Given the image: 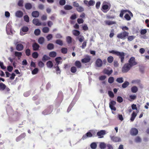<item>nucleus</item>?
Returning a JSON list of instances; mask_svg holds the SVG:
<instances>
[{"instance_id": "obj_1", "label": "nucleus", "mask_w": 149, "mask_h": 149, "mask_svg": "<svg viewBox=\"0 0 149 149\" xmlns=\"http://www.w3.org/2000/svg\"><path fill=\"white\" fill-rule=\"evenodd\" d=\"M109 52L110 53L115 54L118 56L120 58L121 62L122 63L124 62L125 56V53L123 52H119L114 50L109 51Z\"/></svg>"}, {"instance_id": "obj_2", "label": "nucleus", "mask_w": 149, "mask_h": 149, "mask_svg": "<svg viewBox=\"0 0 149 149\" xmlns=\"http://www.w3.org/2000/svg\"><path fill=\"white\" fill-rule=\"evenodd\" d=\"M129 33L126 31H123L117 34V37L118 38L125 39L128 36Z\"/></svg>"}, {"instance_id": "obj_3", "label": "nucleus", "mask_w": 149, "mask_h": 149, "mask_svg": "<svg viewBox=\"0 0 149 149\" xmlns=\"http://www.w3.org/2000/svg\"><path fill=\"white\" fill-rule=\"evenodd\" d=\"M6 31L8 34L12 35L14 31L11 29L10 23H9L7 24L6 27Z\"/></svg>"}, {"instance_id": "obj_4", "label": "nucleus", "mask_w": 149, "mask_h": 149, "mask_svg": "<svg viewBox=\"0 0 149 149\" xmlns=\"http://www.w3.org/2000/svg\"><path fill=\"white\" fill-rule=\"evenodd\" d=\"M131 67L128 63H126L122 68V71L123 73L127 72L130 69Z\"/></svg>"}, {"instance_id": "obj_5", "label": "nucleus", "mask_w": 149, "mask_h": 149, "mask_svg": "<svg viewBox=\"0 0 149 149\" xmlns=\"http://www.w3.org/2000/svg\"><path fill=\"white\" fill-rule=\"evenodd\" d=\"M14 44L16 47V49L18 51H21L24 48L23 45L19 43L18 42H15Z\"/></svg>"}, {"instance_id": "obj_6", "label": "nucleus", "mask_w": 149, "mask_h": 149, "mask_svg": "<svg viewBox=\"0 0 149 149\" xmlns=\"http://www.w3.org/2000/svg\"><path fill=\"white\" fill-rule=\"evenodd\" d=\"M131 67L136 65V62L135 61V58L133 57H131L128 61V63H127Z\"/></svg>"}, {"instance_id": "obj_7", "label": "nucleus", "mask_w": 149, "mask_h": 149, "mask_svg": "<svg viewBox=\"0 0 149 149\" xmlns=\"http://www.w3.org/2000/svg\"><path fill=\"white\" fill-rule=\"evenodd\" d=\"M91 59L90 56L88 55H86L85 56V58L82 59L81 61L83 63H87L89 62Z\"/></svg>"}, {"instance_id": "obj_8", "label": "nucleus", "mask_w": 149, "mask_h": 149, "mask_svg": "<svg viewBox=\"0 0 149 149\" xmlns=\"http://www.w3.org/2000/svg\"><path fill=\"white\" fill-rule=\"evenodd\" d=\"M138 133V130L136 128H132L130 132V134L132 136L136 135Z\"/></svg>"}, {"instance_id": "obj_9", "label": "nucleus", "mask_w": 149, "mask_h": 149, "mask_svg": "<svg viewBox=\"0 0 149 149\" xmlns=\"http://www.w3.org/2000/svg\"><path fill=\"white\" fill-rule=\"evenodd\" d=\"M105 134V131L104 130H101L98 132L97 133V136L99 138H102L103 137V136Z\"/></svg>"}, {"instance_id": "obj_10", "label": "nucleus", "mask_w": 149, "mask_h": 149, "mask_svg": "<svg viewBox=\"0 0 149 149\" xmlns=\"http://www.w3.org/2000/svg\"><path fill=\"white\" fill-rule=\"evenodd\" d=\"M33 23L35 25L38 26L41 25V23L39 21V20L36 18H35L33 20Z\"/></svg>"}, {"instance_id": "obj_11", "label": "nucleus", "mask_w": 149, "mask_h": 149, "mask_svg": "<svg viewBox=\"0 0 149 149\" xmlns=\"http://www.w3.org/2000/svg\"><path fill=\"white\" fill-rule=\"evenodd\" d=\"M96 64L98 67H101L102 65V60L100 59H97L96 61Z\"/></svg>"}, {"instance_id": "obj_12", "label": "nucleus", "mask_w": 149, "mask_h": 149, "mask_svg": "<svg viewBox=\"0 0 149 149\" xmlns=\"http://www.w3.org/2000/svg\"><path fill=\"white\" fill-rule=\"evenodd\" d=\"M92 136V134L90 132H87L82 137V139L83 140L86 139L87 137H90Z\"/></svg>"}, {"instance_id": "obj_13", "label": "nucleus", "mask_w": 149, "mask_h": 149, "mask_svg": "<svg viewBox=\"0 0 149 149\" xmlns=\"http://www.w3.org/2000/svg\"><path fill=\"white\" fill-rule=\"evenodd\" d=\"M15 16L18 17H21L23 15L22 12L20 10L17 11L15 14Z\"/></svg>"}, {"instance_id": "obj_14", "label": "nucleus", "mask_w": 149, "mask_h": 149, "mask_svg": "<svg viewBox=\"0 0 149 149\" xmlns=\"http://www.w3.org/2000/svg\"><path fill=\"white\" fill-rule=\"evenodd\" d=\"M32 47L34 50L36 51L38 49L40 46L38 43H35L33 44Z\"/></svg>"}, {"instance_id": "obj_15", "label": "nucleus", "mask_w": 149, "mask_h": 149, "mask_svg": "<svg viewBox=\"0 0 149 149\" xmlns=\"http://www.w3.org/2000/svg\"><path fill=\"white\" fill-rule=\"evenodd\" d=\"M111 140L115 142H118L121 141L120 138L118 137H111Z\"/></svg>"}, {"instance_id": "obj_16", "label": "nucleus", "mask_w": 149, "mask_h": 149, "mask_svg": "<svg viewBox=\"0 0 149 149\" xmlns=\"http://www.w3.org/2000/svg\"><path fill=\"white\" fill-rule=\"evenodd\" d=\"M22 53L21 52H15L14 55L15 56L18 58V59H20L22 56Z\"/></svg>"}, {"instance_id": "obj_17", "label": "nucleus", "mask_w": 149, "mask_h": 149, "mask_svg": "<svg viewBox=\"0 0 149 149\" xmlns=\"http://www.w3.org/2000/svg\"><path fill=\"white\" fill-rule=\"evenodd\" d=\"M106 24L108 25H111L115 24L116 22L115 21L110 20H106L104 21Z\"/></svg>"}, {"instance_id": "obj_18", "label": "nucleus", "mask_w": 149, "mask_h": 149, "mask_svg": "<svg viewBox=\"0 0 149 149\" xmlns=\"http://www.w3.org/2000/svg\"><path fill=\"white\" fill-rule=\"evenodd\" d=\"M39 13L38 11H36L33 12L32 13V15L33 17H37L39 16Z\"/></svg>"}, {"instance_id": "obj_19", "label": "nucleus", "mask_w": 149, "mask_h": 149, "mask_svg": "<svg viewBox=\"0 0 149 149\" xmlns=\"http://www.w3.org/2000/svg\"><path fill=\"white\" fill-rule=\"evenodd\" d=\"M106 146V144L104 142H100L99 144V147L101 149H104Z\"/></svg>"}, {"instance_id": "obj_20", "label": "nucleus", "mask_w": 149, "mask_h": 149, "mask_svg": "<svg viewBox=\"0 0 149 149\" xmlns=\"http://www.w3.org/2000/svg\"><path fill=\"white\" fill-rule=\"evenodd\" d=\"M113 72V70H109L107 69H105L104 70V73L107 74L108 75H110Z\"/></svg>"}, {"instance_id": "obj_21", "label": "nucleus", "mask_w": 149, "mask_h": 149, "mask_svg": "<svg viewBox=\"0 0 149 149\" xmlns=\"http://www.w3.org/2000/svg\"><path fill=\"white\" fill-rule=\"evenodd\" d=\"M141 81L139 79L133 80L131 81V83L134 84H136L137 85H139L140 84Z\"/></svg>"}, {"instance_id": "obj_22", "label": "nucleus", "mask_w": 149, "mask_h": 149, "mask_svg": "<svg viewBox=\"0 0 149 149\" xmlns=\"http://www.w3.org/2000/svg\"><path fill=\"white\" fill-rule=\"evenodd\" d=\"M137 87L135 86L132 87L131 88L132 92L133 93H136L138 91Z\"/></svg>"}, {"instance_id": "obj_23", "label": "nucleus", "mask_w": 149, "mask_h": 149, "mask_svg": "<svg viewBox=\"0 0 149 149\" xmlns=\"http://www.w3.org/2000/svg\"><path fill=\"white\" fill-rule=\"evenodd\" d=\"M25 7L26 9L29 10L31 9L32 6L31 3H27L25 4Z\"/></svg>"}, {"instance_id": "obj_24", "label": "nucleus", "mask_w": 149, "mask_h": 149, "mask_svg": "<svg viewBox=\"0 0 149 149\" xmlns=\"http://www.w3.org/2000/svg\"><path fill=\"white\" fill-rule=\"evenodd\" d=\"M47 65L48 68H51L53 66V64L51 61H49L47 63Z\"/></svg>"}, {"instance_id": "obj_25", "label": "nucleus", "mask_w": 149, "mask_h": 149, "mask_svg": "<svg viewBox=\"0 0 149 149\" xmlns=\"http://www.w3.org/2000/svg\"><path fill=\"white\" fill-rule=\"evenodd\" d=\"M137 115V114L134 112H133L132 114V116L130 118V120L131 121H133L136 117Z\"/></svg>"}, {"instance_id": "obj_26", "label": "nucleus", "mask_w": 149, "mask_h": 149, "mask_svg": "<svg viewBox=\"0 0 149 149\" xmlns=\"http://www.w3.org/2000/svg\"><path fill=\"white\" fill-rule=\"evenodd\" d=\"M75 65L78 68H80L81 67V63L79 61H76L75 62Z\"/></svg>"}, {"instance_id": "obj_27", "label": "nucleus", "mask_w": 149, "mask_h": 149, "mask_svg": "<svg viewBox=\"0 0 149 149\" xmlns=\"http://www.w3.org/2000/svg\"><path fill=\"white\" fill-rule=\"evenodd\" d=\"M109 8V6L107 5H104L102 6V8L104 10H102L103 12L106 13L107 11L106 10H107Z\"/></svg>"}, {"instance_id": "obj_28", "label": "nucleus", "mask_w": 149, "mask_h": 149, "mask_svg": "<svg viewBox=\"0 0 149 149\" xmlns=\"http://www.w3.org/2000/svg\"><path fill=\"white\" fill-rule=\"evenodd\" d=\"M44 38L43 37H41L38 40V43L40 44H42L44 42Z\"/></svg>"}, {"instance_id": "obj_29", "label": "nucleus", "mask_w": 149, "mask_h": 149, "mask_svg": "<svg viewBox=\"0 0 149 149\" xmlns=\"http://www.w3.org/2000/svg\"><path fill=\"white\" fill-rule=\"evenodd\" d=\"M66 41L68 44H70L72 42V38L70 36H67L66 37Z\"/></svg>"}, {"instance_id": "obj_30", "label": "nucleus", "mask_w": 149, "mask_h": 149, "mask_svg": "<svg viewBox=\"0 0 149 149\" xmlns=\"http://www.w3.org/2000/svg\"><path fill=\"white\" fill-rule=\"evenodd\" d=\"M91 148L92 149H95L97 147V145L96 143H92L90 145Z\"/></svg>"}, {"instance_id": "obj_31", "label": "nucleus", "mask_w": 149, "mask_h": 149, "mask_svg": "<svg viewBox=\"0 0 149 149\" xmlns=\"http://www.w3.org/2000/svg\"><path fill=\"white\" fill-rule=\"evenodd\" d=\"M65 9L67 10H69L72 8V7L70 5H66L64 7Z\"/></svg>"}, {"instance_id": "obj_32", "label": "nucleus", "mask_w": 149, "mask_h": 149, "mask_svg": "<svg viewBox=\"0 0 149 149\" xmlns=\"http://www.w3.org/2000/svg\"><path fill=\"white\" fill-rule=\"evenodd\" d=\"M6 86L5 84L3 83H0V90L3 91L4 90L6 87Z\"/></svg>"}, {"instance_id": "obj_33", "label": "nucleus", "mask_w": 149, "mask_h": 149, "mask_svg": "<svg viewBox=\"0 0 149 149\" xmlns=\"http://www.w3.org/2000/svg\"><path fill=\"white\" fill-rule=\"evenodd\" d=\"M72 33L73 35L75 36H78L80 33L79 31L75 30L72 31Z\"/></svg>"}, {"instance_id": "obj_34", "label": "nucleus", "mask_w": 149, "mask_h": 149, "mask_svg": "<svg viewBox=\"0 0 149 149\" xmlns=\"http://www.w3.org/2000/svg\"><path fill=\"white\" fill-rule=\"evenodd\" d=\"M129 82L128 81H126L122 85V87L124 88H126L129 85Z\"/></svg>"}, {"instance_id": "obj_35", "label": "nucleus", "mask_w": 149, "mask_h": 149, "mask_svg": "<svg viewBox=\"0 0 149 149\" xmlns=\"http://www.w3.org/2000/svg\"><path fill=\"white\" fill-rule=\"evenodd\" d=\"M54 45L52 43H49L47 46V48L48 49L52 50L54 48Z\"/></svg>"}, {"instance_id": "obj_36", "label": "nucleus", "mask_w": 149, "mask_h": 149, "mask_svg": "<svg viewBox=\"0 0 149 149\" xmlns=\"http://www.w3.org/2000/svg\"><path fill=\"white\" fill-rule=\"evenodd\" d=\"M61 60V58L60 57H58L56 58H55V61L56 62V64L57 65H58V64H59L60 63V61Z\"/></svg>"}, {"instance_id": "obj_37", "label": "nucleus", "mask_w": 149, "mask_h": 149, "mask_svg": "<svg viewBox=\"0 0 149 149\" xmlns=\"http://www.w3.org/2000/svg\"><path fill=\"white\" fill-rule=\"evenodd\" d=\"M113 58L111 56H109L107 58V61L109 63H111L113 61Z\"/></svg>"}, {"instance_id": "obj_38", "label": "nucleus", "mask_w": 149, "mask_h": 149, "mask_svg": "<svg viewBox=\"0 0 149 149\" xmlns=\"http://www.w3.org/2000/svg\"><path fill=\"white\" fill-rule=\"evenodd\" d=\"M135 38V36H128L127 39L129 41H132Z\"/></svg>"}, {"instance_id": "obj_39", "label": "nucleus", "mask_w": 149, "mask_h": 149, "mask_svg": "<svg viewBox=\"0 0 149 149\" xmlns=\"http://www.w3.org/2000/svg\"><path fill=\"white\" fill-rule=\"evenodd\" d=\"M130 100L131 101L135 100L136 98V96L135 95H131L129 96Z\"/></svg>"}, {"instance_id": "obj_40", "label": "nucleus", "mask_w": 149, "mask_h": 149, "mask_svg": "<svg viewBox=\"0 0 149 149\" xmlns=\"http://www.w3.org/2000/svg\"><path fill=\"white\" fill-rule=\"evenodd\" d=\"M25 136V134H21L20 136L19 137H18L17 138L16 140L17 141H18L19 140L21 139L22 138L24 137Z\"/></svg>"}, {"instance_id": "obj_41", "label": "nucleus", "mask_w": 149, "mask_h": 149, "mask_svg": "<svg viewBox=\"0 0 149 149\" xmlns=\"http://www.w3.org/2000/svg\"><path fill=\"white\" fill-rule=\"evenodd\" d=\"M77 10L79 12H81L84 11V8L81 6H79L77 8Z\"/></svg>"}, {"instance_id": "obj_42", "label": "nucleus", "mask_w": 149, "mask_h": 149, "mask_svg": "<svg viewBox=\"0 0 149 149\" xmlns=\"http://www.w3.org/2000/svg\"><path fill=\"white\" fill-rule=\"evenodd\" d=\"M116 81L119 83H121L123 82V79L122 77L118 78Z\"/></svg>"}, {"instance_id": "obj_43", "label": "nucleus", "mask_w": 149, "mask_h": 149, "mask_svg": "<svg viewBox=\"0 0 149 149\" xmlns=\"http://www.w3.org/2000/svg\"><path fill=\"white\" fill-rule=\"evenodd\" d=\"M38 71V69L37 68H35L32 71V74H35L37 73Z\"/></svg>"}, {"instance_id": "obj_44", "label": "nucleus", "mask_w": 149, "mask_h": 149, "mask_svg": "<svg viewBox=\"0 0 149 149\" xmlns=\"http://www.w3.org/2000/svg\"><path fill=\"white\" fill-rule=\"evenodd\" d=\"M49 31V29L47 27H45L42 29V31L44 33H47Z\"/></svg>"}, {"instance_id": "obj_45", "label": "nucleus", "mask_w": 149, "mask_h": 149, "mask_svg": "<svg viewBox=\"0 0 149 149\" xmlns=\"http://www.w3.org/2000/svg\"><path fill=\"white\" fill-rule=\"evenodd\" d=\"M38 54L36 52H33L32 54V56L34 58H36L38 56Z\"/></svg>"}, {"instance_id": "obj_46", "label": "nucleus", "mask_w": 149, "mask_h": 149, "mask_svg": "<svg viewBox=\"0 0 149 149\" xmlns=\"http://www.w3.org/2000/svg\"><path fill=\"white\" fill-rule=\"evenodd\" d=\"M56 56V53L54 52H52L49 53V56L51 57H55Z\"/></svg>"}, {"instance_id": "obj_47", "label": "nucleus", "mask_w": 149, "mask_h": 149, "mask_svg": "<svg viewBox=\"0 0 149 149\" xmlns=\"http://www.w3.org/2000/svg\"><path fill=\"white\" fill-rule=\"evenodd\" d=\"M40 31L39 29H36L34 31V34L36 36H38L40 34Z\"/></svg>"}, {"instance_id": "obj_48", "label": "nucleus", "mask_w": 149, "mask_h": 149, "mask_svg": "<svg viewBox=\"0 0 149 149\" xmlns=\"http://www.w3.org/2000/svg\"><path fill=\"white\" fill-rule=\"evenodd\" d=\"M114 80V79L113 77H110L109 78L108 81L109 83L111 84L113 82Z\"/></svg>"}, {"instance_id": "obj_49", "label": "nucleus", "mask_w": 149, "mask_h": 149, "mask_svg": "<svg viewBox=\"0 0 149 149\" xmlns=\"http://www.w3.org/2000/svg\"><path fill=\"white\" fill-rule=\"evenodd\" d=\"M67 51V49L65 48H63L61 49V52L64 54H66Z\"/></svg>"}, {"instance_id": "obj_50", "label": "nucleus", "mask_w": 149, "mask_h": 149, "mask_svg": "<svg viewBox=\"0 0 149 149\" xmlns=\"http://www.w3.org/2000/svg\"><path fill=\"white\" fill-rule=\"evenodd\" d=\"M77 71V68L75 66L72 67L71 68V71L72 73H75Z\"/></svg>"}, {"instance_id": "obj_51", "label": "nucleus", "mask_w": 149, "mask_h": 149, "mask_svg": "<svg viewBox=\"0 0 149 149\" xmlns=\"http://www.w3.org/2000/svg\"><path fill=\"white\" fill-rule=\"evenodd\" d=\"M82 27L83 29L86 31L88 29L87 25L86 24L82 25Z\"/></svg>"}, {"instance_id": "obj_52", "label": "nucleus", "mask_w": 149, "mask_h": 149, "mask_svg": "<svg viewBox=\"0 0 149 149\" xmlns=\"http://www.w3.org/2000/svg\"><path fill=\"white\" fill-rule=\"evenodd\" d=\"M28 28L26 26H24L22 29V31L24 32H26L28 30Z\"/></svg>"}, {"instance_id": "obj_53", "label": "nucleus", "mask_w": 149, "mask_h": 149, "mask_svg": "<svg viewBox=\"0 0 149 149\" xmlns=\"http://www.w3.org/2000/svg\"><path fill=\"white\" fill-rule=\"evenodd\" d=\"M56 44L61 46L63 45L62 41L60 40H57L56 41Z\"/></svg>"}, {"instance_id": "obj_54", "label": "nucleus", "mask_w": 149, "mask_h": 149, "mask_svg": "<svg viewBox=\"0 0 149 149\" xmlns=\"http://www.w3.org/2000/svg\"><path fill=\"white\" fill-rule=\"evenodd\" d=\"M95 3V1L93 0H91L88 2V4L89 6H92Z\"/></svg>"}, {"instance_id": "obj_55", "label": "nucleus", "mask_w": 149, "mask_h": 149, "mask_svg": "<svg viewBox=\"0 0 149 149\" xmlns=\"http://www.w3.org/2000/svg\"><path fill=\"white\" fill-rule=\"evenodd\" d=\"M124 17L127 20H130L131 19L130 17L127 14H126L124 16Z\"/></svg>"}, {"instance_id": "obj_56", "label": "nucleus", "mask_w": 149, "mask_h": 149, "mask_svg": "<svg viewBox=\"0 0 149 149\" xmlns=\"http://www.w3.org/2000/svg\"><path fill=\"white\" fill-rule=\"evenodd\" d=\"M59 3L61 5L63 6L65 4L66 1L65 0H60Z\"/></svg>"}, {"instance_id": "obj_57", "label": "nucleus", "mask_w": 149, "mask_h": 149, "mask_svg": "<svg viewBox=\"0 0 149 149\" xmlns=\"http://www.w3.org/2000/svg\"><path fill=\"white\" fill-rule=\"evenodd\" d=\"M25 53L27 56H30L31 54V51L30 49H26L25 51Z\"/></svg>"}, {"instance_id": "obj_58", "label": "nucleus", "mask_w": 149, "mask_h": 149, "mask_svg": "<svg viewBox=\"0 0 149 149\" xmlns=\"http://www.w3.org/2000/svg\"><path fill=\"white\" fill-rule=\"evenodd\" d=\"M38 65L40 68H42L44 65V63L41 61H40L38 63Z\"/></svg>"}, {"instance_id": "obj_59", "label": "nucleus", "mask_w": 149, "mask_h": 149, "mask_svg": "<svg viewBox=\"0 0 149 149\" xmlns=\"http://www.w3.org/2000/svg\"><path fill=\"white\" fill-rule=\"evenodd\" d=\"M117 101L119 102H122L123 101V99L121 97L118 96L117 97Z\"/></svg>"}, {"instance_id": "obj_60", "label": "nucleus", "mask_w": 149, "mask_h": 149, "mask_svg": "<svg viewBox=\"0 0 149 149\" xmlns=\"http://www.w3.org/2000/svg\"><path fill=\"white\" fill-rule=\"evenodd\" d=\"M52 35L50 34L47 36V38L48 41H49L52 38Z\"/></svg>"}, {"instance_id": "obj_61", "label": "nucleus", "mask_w": 149, "mask_h": 149, "mask_svg": "<svg viewBox=\"0 0 149 149\" xmlns=\"http://www.w3.org/2000/svg\"><path fill=\"white\" fill-rule=\"evenodd\" d=\"M24 19L25 21L26 22H29V18L28 15H25L24 17Z\"/></svg>"}, {"instance_id": "obj_62", "label": "nucleus", "mask_w": 149, "mask_h": 149, "mask_svg": "<svg viewBox=\"0 0 149 149\" xmlns=\"http://www.w3.org/2000/svg\"><path fill=\"white\" fill-rule=\"evenodd\" d=\"M108 94L109 97H113L114 96L113 92L111 91H109L108 92Z\"/></svg>"}, {"instance_id": "obj_63", "label": "nucleus", "mask_w": 149, "mask_h": 149, "mask_svg": "<svg viewBox=\"0 0 149 149\" xmlns=\"http://www.w3.org/2000/svg\"><path fill=\"white\" fill-rule=\"evenodd\" d=\"M23 0H20L18 2V5L19 6H23Z\"/></svg>"}, {"instance_id": "obj_64", "label": "nucleus", "mask_w": 149, "mask_h": 149, "mask_svg": "<svg viewBox=\"0 0 149 149\" xmlns=\"http://www.w3.org/2000/svg\"><path fill=\"white\" fill-rule=\"evenodd\" d=\"M123 31H125L128 30L129 28L126 26H123L121 27Z\"/></svg>"}]
</instances>
